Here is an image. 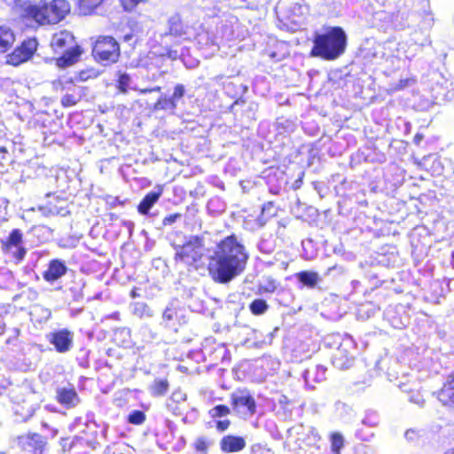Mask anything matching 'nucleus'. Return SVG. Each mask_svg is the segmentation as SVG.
<instances>
[{
	"instance_id": "58836bf2",
	"label": "nucleus",
	"mask_w": 454,
	"mask_h": 454,
	"mask_svg": "<svg viewBox=\"0 0 454 454\" xmlns=\"http://www.w3.org/2000/svg\"><path fill=\"white\" fill-rule=\"evenodd\" d=\"M423 138L424 136L422 134L417 133L413 137V142L415 145H419Z\"/></svg>"
},
{
	"instance_id": "6e6552de",
	"label": "nucleus",
	"mask_w": 454,
	"mask_h": 454,
	"mask_svg": "<svg viewBox=\"0 0 454 454\" xmlns=\"http://www.w3.org/2000/svg\"><path fill=\"white\" fill-rule=\"evenodd\" d=\"M37 45L38 43L36 38H26L11 53L7 55V64L17 67L22 63L27 62L36 51Z\"/></svg>"
},
{
	"instance_id": "f3484780",
	"label": "nucleus",
	"mask_w": 454,
	"mask_h": 454,
	"mask_svg": "<svg viewBox=\"0 0 454 454\" xmlns=\"http://www.w3.org/2000/svg\"><path fill=\"white\" fill-rule=\"evenodd\" d=\"M56 400L67 408L74 407L80 398L74 387H60L57 390Z\"/></svg>"
},
{
	"instance_id": "c9c22d12",
	"label": "nucleus",
	"mask_w": 454,
	"mask_h": 454,
	"mask_svg": "<svg viewBox=\"0 0 454 454\" xmlns=\"http://www.w3.org/2000/svg\"><path fill=\"white\" fill-rule=\"evenodd\" d=\"M59 444L62 448V450L64 452L71 450V449L74 447V441H71L69 437H61L59 440Z\"/></svg>"
},
{
	"instance_id": "a19ab883",
	"label": "nucleus",
	"mask_w": 454,
	"mask_h": 454,
	"mask_svg": "<svg viewBox=\"0 0 454 454\" xmlns=\"http://www.w3.org/2000/svg\"><path fill=\"white\" fill-rule=\"evenodd\" d=\"M141 94L153 93L152 88L142 89L139 91Z\"/></svg>"
},
{
	"instance_id": "cd10ccee",
	"label": "nucleus",
	"mask_w": 454,
	"mask_h": 454,
	"mask_svg": "<svg viewBox=\"0 0 454 454\" xmlns=\"http://www.w3.org/2000/svg\"><path fill=\"white\" fill-rule=\"evenodd\" d=\"M176 103L173 101V98L167 97H160L157 99L154 108L160 110H174L176 108Z\"/></svg>"
},
{
	"instance_id": "bb28decb",
	"label": "nucleus",
	"mask_w": 454,
	"mask_h": 454,
	"mask_svg": "<svg viewBox=\"0 0 454 454\" xmlns=\"http://www.w3.org/2000/svg\"><path fill=\"white\" fill-rule=\"evenodd\" d=\"M130 83V76L126 73H119L116 80V89L121 94H126Z\"/></svg>"
},
{
	"instance_id": "a878e982",
	"label": "nucleus",
	"mask_w": 454,
	"mask_h": 454,
	"mask_svg": "<svg viewBox=\"0 0 454 454\" xmlns=\"http://www.w3.org/2000/svg\"><path fill=\"white\" fill-rule=\"evenodd\" d=\"M331 450L334 454H340L344 446V439L340 433L333 432L330 435Z\"/></svg>"
},
{
	"instance_id": "b1692460",
	"label": "nucleus",
	"mask_w": 454,
	"mask_h": 454,
	"mask_svg": "<svg viewBox=\"0 0 454 454\" xmlns=\"http://www.w3.org/2000/svg\"><path fill=\"white\" fill-rule=\"evenodd\" d=\"M277 215V211L275 209V204L273 201H268L264 203L262 207L261 214L259 215V220L262 224L267 223L270 218Z\"/></svg>"
},
{
	"instance_id": "1a4fd4ad",
	"label": "nucleus",
	"mask_w": 454,
	"mask_h": 454,
	"mask_svg": "<svg viewBox=\"0 0 454 454\" xmlns=\"http://www.w3.org/2000/svg\"><path fill=\"white\" fill-rule=\"evenodd\" d=\"M17 445L21 454H44L47 440L37 433H27L18 437Z\"/></svg>"
},
{
	"instance_id": "7c9ffc66",
	"label": "nucleus",
	"mask_w": 454,
	"mask_h": 454,
	"mask_svg": "<svg viewBox=\"0 0 454 454\" xmlns=\"http://www.w3.org/2000/svg\"><path fill=\"white\" fill-rule=\"evenodd\" d=\"M231 413V409L225 404H218L209 410L208 414L210 418L216 419L228 416Z\"/></svg>"
},
{
	"instance_id": "e433bc0d",
	"label": "nucleus",
	"mask_w": 454,
	"mask_h": 454,
	"mask_svg": "<svg viewBox=\"0 0 454 454\" xmlns=\"http://www.w3.org/2000/svg\"><path fill=\"white\" fill-rule=\"evenodd\" d=\"M181 214L179 213H175V214H171V215H168L167 216H165L162 220V223L163 225H170L172 223H174L177 219H179L181 217Z\"/></svg>"
},
{
	"instance_id": "6ab92c4d",
	"label": "nucleus",
	"mask_w": 454,
	"mask_h": 454,
	"mask_svg": "<svg viewBox=\"0 0 454 454\" xmlns=\"http://www.w3.org/2000/svg\"><path fill=\"white\" fill-rule=\"evenodd\" d=\"M16 41L13 29L7 25H0V53H5L11 50Z\"/></svg>"
},
{
	"instance_id": "0eeeda50",
	"label": "nucleus",
	"mask_w": 454,
	"mask_h": 454,
	"mask_svg": "<svg viewBox=\"0 0 454 454\" xmlns=\"http://www.w3.org/2000/svg\"><path fill=\"white\" fill-rule=\"evenodd\" d=\"M231 405L238 414L252 416L256 412V402L247 388H239L231 395Z\"/></svg>"
},
{
	"instance_id": "423d86ee",
	"label": "nucleus",
	"mask_w": 454,
	"mask_h": 454,
	"mask_svg": "<svg viewBox=\"0 0 454 454\" xmlns=\"http://www.w3.org/2000/svg\"><path fill=\"white\" fill-rule=\"evenodd\" d=\"M91 54L99 63H116L121 56L120 44L111 35H99L92 45Z\"/></svg>"
},
{
	"instance_id": "a211bd4d",
	"label": "nucleus",
	"mask_w": 454,
	"mask_h": 454,
	"mask_svg": "<svg viewBox=\"0 0 454 454\" xmlns=\"http://www.w3.org/2000/svg\"><path fill=\"white\" fill-rule=\"evenodd\" d=\"M163 190L161 187L158 188V191H153L146 193L142 200L137 205V208L140 215H147L150 209L159 200L162 195Z\"/></svg>"
},
{
	"instance_id": "72a5a7b5",
	"label": "nucleus",
	"mask_w": 454,
	"mask_h": 454,
	"mask_svg": "<svg viewBox=\"0 0 454 454\" xmlns=\"http://www.w3.org/2000/svg\"><path fill=\"white\" fill-rule=\"evenodd\" d=\"M80 100L79 97L74 94H66L61 98V106L65 108L75 106Z\"/></svg>"
},
{
	"instance_id": "9b49d317",
	"label": "nucleus",
	"mask_w": 454,
	"mask_h": 454,
	"mask_svg": "<svg viewBox=\"0 0 454 454\" xmlns=\"http://www.w3.org/2000/svg\"><path fill=\"white\" fill-rule=\"evenodd\" d=\"M73 333L67 328L51 332L47 336L48 341L54 346L55 350L59 353L69 351L73 346Z\"/></svg>"
},
{
	"instance_id": "f8f14e48",
	"label": "nucleus",
	"mask_w": 454,
	"mask_h": 454,
	"mask_svg": "<svg viewBox=\"0 0 454 454\" xmlns=\"http://www.w3.org/2000/svg\"><path fill=\"white\" fill-rule=\"evenodd\" d=\"M98 72L93 68L83 69L76 73L75 77L59 78L53 82L57 90L64 91L74 86V82H86L97 78Z\"/></svg>"
},
{
	"instance_id": "dca6fc26",
	"label": "nucleus",
	"mask_w": 454,
	"mask_h": 454,
	"mask_svg": "<svg viewBox=\"0 0 454 454\" xmlns=\"http://www.w3.org/2000/svg\"><path fill=\"white\" fill-rule=\"evenodd\" d=\"M67 271V268L64 262L59 259H52L49 262L48 268L43 272V278L45 281L52 283Z\"/></svg>"
},
{
	"instance_id": "2eb2a0df",
	"label": "nucleus",
	"mask_w": 454,
	"mask_h": 454,
	"mask_svg": "<svg viewBox=\"0 0 454 454\" xmlns=\"http://www.w3.org/2000/svg\"><path fill=\"white\" fill-rule=\"evenodd\" d=\"M189 27L179 14L171 16L168 20L167 35L176 38L187 39Z\"/></svg>"
},
{
	"instance_id": "4468645a",
	"label": "nucleus",
	"mask_w": 454,
	"mask_h": 454,
	"mask_svg": "<svg viewBox=\"0 0 454 454\" xmlns=\"http://www.w3.org/2000/svg\"><path fill=\"white\" fill-rule=\"evenodd\" d=\"M107 0H75V8L81 16L98 15Z\"/></svg>"
},
{
	"instance_id": "393cba45",
	"label": "nucleus",
	"mask_w": 454,
	"mask_h": 454,
	"mask_svg": "<svg viewBox=\"0 0 454 454\" xmlns=\"http://www.w3.org/2000/svg\"><path fill=\"white\" fill-rule=\"evenodd\" d=\"M126 420L129 424L134 426H140L145 422L146 414L143 411L134 410L129 412V414L126 418Z\"/></svg>"
},
{
	"instance_id": "c756f323",
	"label": "nucleus",
	"mask_w": 454,
	"mask_h": 454,
	"mask_svg": "<svg viewBox=\"0 0 454 454\" xmlns=\"http://www.w3.org/2000/svg\"><path fill=\"white\" fill-rule=\"evenodd\" d=\"M120 6L125 12H132L141 4H146L150 0H118Z\"/></svg>"
},
{
	"instance_id": "4be33fe9",
	"label": "nucleus",
	"mask_w": 454,
	"mask_h": 454,
	"mask_svg": "<svg viewBox=\"0 0 454 454\" xmlns=\"http://www.w3.org/2000/svg\"><path fill=\"white\" fill-rule=\"evenodd\" d=\"M213 444L214 441L211 438L202 435L194 440L192 448L197 454H208Z\"/></svg>"
},
{
	"instance_id": "7ed1b4c3",
	"label": "nucleus",
	"mask_w": 454,
	"mask_h": 454,
	"mask_svg": "<svg viewBox=\"0 0 454 454\" xmlns=\"http://www.w3.org/2000/svg\"><path fill=\"white\" fill-rule=\"evenodd\" d=\"M347 47V35L341 27H330L324 33H317L309 55L325 60H334L341 56Z\"/></svg>"
},
{
	"instance_id": "aec40b11",
	"label": "nucleus",
	"mask_w": 454,
	"mask_h": 454,
	"mask_svg": "<svg viewBox=\"0 0 454 454\" xmlns=\"http://www.w3.org/2000/svg\"><path fill=\"white\" fill-rule=\"evenodd\" d=\"M294 277L302 286L311 289L315 288L320 280V277L316 271L302 270L295 273Z\"/></svg>"
},
{
	"instance_id": "f704fd0d",
	"label": "nucleus",
	"mask_w": 454,
	"mask_h": 454,
	"mask_svg": "<svg viewBox=\"0 0 454 454\" xmlns=\"http://www.w3.org/2000/svg\"><path fill=\"white\" fill-rule=\"evenodd\" d=\"M184 95V86L183 84H176L174 87V91L172 96L170 97L173 98V101L176 103V101L180 98H182Z\"/></svg>"
},
{
	"instance_id": "c03bdc74",
	"label": "nucleus",
	"mask_w": 454,
	"mask_h": 454,
	"mask_svg": "<svg viewBox=\"0 0 454 454\" xmlns=\"http://www.w3.org/2000/svg\"><path fill=\"white\" fill-rule=\"evenodd\" d=\"M131 38H132V35H131V34H129V35H126L124 36V40H125V41H129V40H130Z\"/></svg>"
},
{
	"instance_id": "c85d7f7f",
	"label": "nucleus",
	"mask_w": 454,
	"mask_h": 454,
	"mask_svg": "<svg viewBox=\"0 0 454 454\" xmlns=\"http://www.w3.org/2000/svg\"><path fill=\"white\" fill-rule=\"evenodd\" d=\"M250 311L254 315H262L268 309L267 302L262 299H255L249 305Z\"/></svg>"
},
{
	"instance_id": "39448f33",
	"label": "nucleus",
	"mask_w": 454,
	"mask_h": 454,
	"mask_svg": "<svg viewBox=\"0 0 454 454\" xmlns=\"http://www.w3.org/2000/svg\"><path fill=\"white\" fill-rule=\"evenodd\" d=\"M204 242L200 236H192L176 248L175 262L186 267L188 271L198 270L203 265Z\"/></svg>"
},
{
	"instance_id": "412c9836",
	"label": "nucleus",
	"mask_w": 454,
	"mask_h": 454,
	"mask_svg": "<svg viewBox=\"0 0 454 454\" xmlns=\"http://www.w3.org/2000/svg\"><path fill=\"white\" fill-rule=\"evenodd\" d=\"M440 396L445 404L454 405V372L449 376L448 381L440 392Z\"/></svg>"
},
{
	"instance_id": "79ce46f5",
	"label": "nucleus",
	"mask_w": 454,
	"mask_h": 454,
	"mask_svg": "<svg viewBox=\"0 0 454 454\" xmlns=\"http://www.w3.org/2000/svg\"><path fill=\"white\" fill-rule=\"evenodd\" d=\"M279 403L281 404H285V403H287L288 401H287V397L286 395H282V398L279 400Z\"/></svg>"
},
{
	"instance_id": "f257e3e1",
	"label": "nucleus",
	"mask_w": 454,
	"mask_h": 454,
	"mask_svg": "<svg viewBox=\"0 0 454 454\" xmlns=\"http://www.w3.org/2000/svg\"><path fill=\"white\" fill-rule=\"evenodd\" d=\"M248 254L235 234L223 239L209 257L207 270L211 278L220 284H227L240 275L246 268Z\"/></svg>"
},
{
	"instance_id": "f03ea898",
	"label": "nucleus",
	"mask_w": 454,
	"mask_h": 454,
	"mask_svg": "<svg viewBox=\"0 0 454 454\" xmlns=\"http://www.w3.org/2000/svg\"><path fill=\"white\" fill-rule=\"evenodd\" d=\"M14 7L21 20L40 27L56 25L71 12L68 0H14Z\"/></svg>"
},
{
	"instance_id": "2f4dec72",
	"label": "nucleus",
	"mask_w": 454,
	"mask_h": 454,
	"mask_svg": "<svg viewBox=\"0 0 454 454\" xmlns=\"http://www.w3.org/2000/svg\"><path fill=\"white\" fill-rule=\"evenodd\" d=\"M278 288L277 281L271 278H268L264 284L259 285L258 290L260 294H272Z\"/></svg>"
},
{
	"instance_id": "4c0bfd02",
	"label": "nucleus",
	"mask_w": 454,
	"mask_h": 454,
	"mask_svg": "<svg viewBox=\"0 0 454 454\" xmlns=\"http://www.w3.org/2000/svg\"><path fill=\"white\" fill-rule=\"evenodd\" d=\"M231 425V421L229 419H224V420H218L216 422V428L218 431H225L229 428Z\"/></svg>"
},
{
	"instance_id": "9d476101",
	"label": "nucleus",
	"mask_w": 454,
	"mask_h": 454,
	"mask_svg": "<svg viewBox=\"0 0 454 454\" xmlns=\"http://www.w3.org/2000/svg\"><path fill=\"white\" fill-rule=\"evenodd\" d=\"M22 243V231L20 229H13L5 239L1 240V249L4 253H9L13 247H16V251L12 254V258L16 263H20L27 254V248Z\"/></svg>"
},
{
	"instance_id": "ea45409f",
	"label": "nucleus",
	"mask_w": 454,
	"mask_h": 454,
	"mask_svg": "<svg viewBox=\"0 0 454 454\" xmlns=\"http://www.w3.org/2000/svg\"><path fill=\"white\" fill-rule=\"evenodd\" d=\"M123 204H124V202L120 200L119 198H115L112 203V205H121V206H122Z\"/></svg>"
},
{
	"instance_id": "5701e85b",
	"label": "nucleus",
	"mask_w": 454,
	"mask_h": 454,
	"mask_svg": "<svg viewBox=\"0 0 454 454\" xmlns=\"http://www.w3.org/2000/svg\"><path fill=\"white\" fill-rule=\"evenodd\" d=\"M169 383L167 379H155L150 387V391L153 396H162L168 391Z\"/></svg>"
},
{
	"instance_id": "ddd939ff",
	"label": "nucleus",
	"mask_w": 454,
	"mask_h": 454,
	"mask_svg": "<svg viewBox=\"0 0 454 454\" xmlns=\"http://www.w3.org/2000/svg\"><path fill=\"white\" fill-rule=\"evenodd\" d=\"M245 437L235 434H226L220 440L219 446L223 453H236L246 448Z\"/></svg>"
},
{
	"instance_id": "20e7f679",
	"label": "nucleus",
	"mask_w": 454,
	"mask_h": 454,
	"mask_svg": "<svg viewBox=\"0 0 454 454\" xmlns=\"http://www.w3.org/2000/svg\"><path fill=\"white\" fill-rule=\"evenodd\" d=\"M50 44L52 51L59 55L55 58V65L59 68L74 65L82 53V49L76 43L74 35L67 30L54 33Z\"/></svg>"
},
{
	"instance_id": "49530a36",
	"label": "nucleus",
	"mask_w": 454,
	"mask_h": 454,
	"mask_svg": "<svg viewBox=\"0 0 454 454\" xmlns=\"http://www.w3.org/2000/svg\"><path fill=\"white\" fill-rule=\"evenodd\" d=\"M451 259H452V261L454 262V251H453V252H452V254H451Z\"/></svg>"
},
{
	"instance_id": "a18cd8bd",
	"label": "nucleus",
	"mask_w": 454,
	"mask_h": 454,
	"mask_svg": "<svg viewBox=\"0 0 454 454\" xmlns=\"http://www.w3.org/2000/svg\"><path fill=\"white\" fill-rule=\"evenodd\" d=\"M270 56L271 58H275V57H276V53H275V52H272V53H270Z\"/></svg>"
},
{
	"instance_id": "37998d69",
	"label": "nucleus",
	"mask_w": 454,
	"mask_h": 454,
	"mask_svg": "<svg viewBox=\"0 0 454 454\" xmlns=\"http://www.w3.org/2000/svg\"><path fill=\"white\" fill-rule=\"evenodd\" d=\"M152 90H153V92H160L161 87H160V86L152 87Z\"/></svg>"
},
{
	"instance_id": "473e14b6",
	"label": "nucleus",
	"mask_w": 454,
	"mask_h": 454,
	"mask_svg": "<svg viewBox=\"0 0 454 454\" xmlns=\"http://www.w3.org/2000/svg\"><path fill=\"white\" fill-rule=\"evenodd\" d=\"M250 454H274L265 444L254 443L250 447Z\"/></svg>"
}]
</instances>
